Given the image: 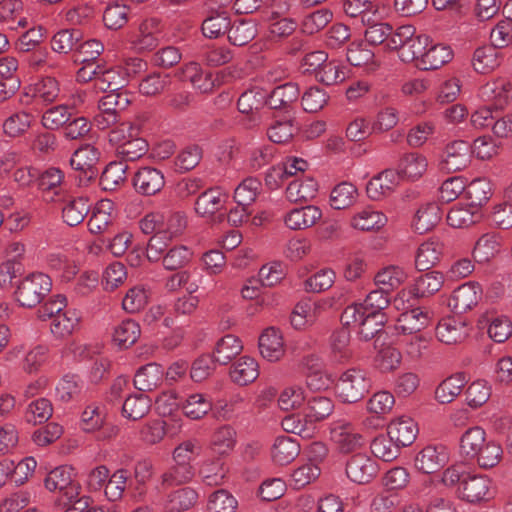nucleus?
Instances as JSON below:
<instances>
[{"instance_id": "nucleus-14", "label": "nucleus", "mask_w": 512, "mask_h": 512, "mask_svg": "<svg viewBox=\"0 0 512 512\" xmlns=\"http://www.w3.org/2000/svg\"><path fill=\"white\" fill-rule=\"evenodd\" d=\"M308 168L306 160L297 157H288L282 164L273 166L266 174V183L271 187H279L283 181L298 172H305Z\"/></svg>"}, {"instance_id": "nucleus-9", "label": "nucleus", "mask_w": 512, "mask_h": 512, "mask_svg": "<svg viewBox=\"0 0 512 512\" xmlns=\"http://www.w3.org/2000/svg\"><path fill=\"white\" fill-rule=\"evenodd\" d=\"M378 465L374 459L363 453L352 455L346 463V475L354 483L364 485L370 483L378 473Z\"/></svg>"}, {"instance_id": "nucleus-15", "label": "nucleus", "mask_w": 512, "mask_h": 512, "mask_svg": "<svg viewBox=\"0 0 512 512\" xmlns=\"http://www.w3.org/2000/svg\"><path fill=\"white\" fill-rule=\"evenodd\" d=\"M300 94L296 83L288 82L274 88L270 94L266 93L267 105L270 109L283 110L288 113Z\"/></svg>"}, {"instance_id": "nucleus-59", "label": "nucleus", "mask_w": 512, "mask_h": 512, "mask_svg": "<svg viewBox=\"0 0 512 512\" xmlns=\"http://www.w3.org/2000/svg\"><path fill=\"white\" fill-rule=\"evenodd\" d=\"M192 252L186 246H174L161 258L163 267L169 271H175L185 267L192 258Z\"/></svg>"}, {"instance_id": "nucleus-54", "label": "nucleus", "mask_w": 512, "mask_h": 512, "mask_svg": "<svg viewBox=\"0 0 512 512\" xmlns=\"http://www.w3.org/2000/svg\"><path fill=\"white\" fill-rule=\"evenodd\" d=\"M127 84L122 67L103 69L98 76V87L105 92L122 90Z\"/></svg>"}, {"instance_id": "nucleus-56", "label": "nucleus", "mask_w": 512, "mask_h": 512, "mask_svg": "<svg viewBox=\"0 0 512 512\" xmlns=\"http://www.w3.org/2000/svg\"><path fill=\"white\" fill-rule=\"evenodd\" d=\"M140 333L139 324L132 319H126L115 327L113 340L120 347L127 348L137 341Z\"/></svg>"}, {"instance_id": "nucleus-51", "label": "nucleus", "mask_w": 512, "mask_h": 512, "mask_svg": "<svg viewBox=\"0 0 512 512\" xmlns=\"http://www.w3.org/2000/svg\"><path fill=\"white\" fill-rule=\"evenodd\" d=\"M428 45V37L426 35H413L401 47L399 52L400 59L405 63L415 61L416 65L421 61Z\"/></svg>"}, {"instance_id": "nucleus-41", "label": "nucleus", "mask_w": 512, "mask_h": 512, "mask_svg": "<svg viewBox=\"0 0 512 512\" xmlns=\"http://www.w3.org/2000/svg\"><path fill=\"white\" fill-rule=\"evenodd\" d=\"M427 169V159L418 153L405 154L398 164L397 174L409 179H418Z\"/></svg>"}, {"instance_id": "nucleus-53", "label": "nucleus", "mask_w": 512, "mask_h": 512, "mask_svg": "<svg viewBox=\"0 0 512 512\" xmlns=\"http://www.w3.org/2000/svg\"><path fill=\"white\" fill-rule=\"evenodd\" d=\"M147 151V141L142 137H138V135L130 137L117 147V154L124 162L136 161L144 156Z\"/></svg>"}, {"instance_id": "nucleus-46", "label": "nucleus", "mask_w": 512, "mask_h": 512, "mask_svg": "<svg viewBox=\"0 0 512 512\" xmlns=\"http://www.w3.org/2000/svg\"><path fill=\"white\" fill-rule=\"evenodd\" d=\"M193 477L194 468L191 464L174 462V465L161 475V485L163 487L178 486L190 482Z\"/></svg>"}, {"instance_id": "nucleus-61", "label": "nucleus", "mask_w": 512, "mask_h": 512, "mask_svg": "<svg viewBox=\"0 0 512 512\" xmlns=\"http://www.w3.org/2000/svg\"><path fill=\"white\" fill-rule=\"evenodd\" d=\"M168 74L151 73L139 83V92L144 96L154 97L161 94L170 84Z\"/></svg>"}, {"instance_id": "nucleus-58", "label": "nucleus", "mask_w": 512, "mask_h": 512, "mask_svg": "<svg viewBox=\"0 0 512 512\" xmlns=\"http://www.w3.org/2000/svg\"><path fill=\"white\" fill-rule=\"evenodd\" d=\"M297 131L298 128L291 118L274 120L267 128V136L270 141L282 144L290 141Z\"/></svg>"}, {"instance_id": "nucleus-33", "label": "nucleus", "mask_w": 512, "mask_h": 512, "mask_svg": "<svg viewBox=\"0 0 512 512\" xmlns=\"http://www.w3.org/2000/svg\"><path fill=\"white\" fill-rule=\"evenodd\" d=\"M258 33L257 24L251 19H237L232 22L228 30V40L234 46H245L250 43Z\"/></svg>"}, {"instance_id": "nucleus-64", "label": "nucleus", "mask_w": 512, "mask_h": 512, "mask_svg": "<svg viewBox=\"0 0 512 512\" xmlns=\"http://www.w3.org/2000/svg\"><path fill=\"white\" fill-rule=\"evenodd\" d=\"M236 498L224 489L215 491L208 501V512H236Z\"/></svg>"}, {"instance_id": "nucleus-32", "label": "nucleus", "mask_w": 512, "mask_h": 512, "mask_svg": "<svg viewBox=\"0 0 512 512\" xmlns=\"http://www.w3.org/2000/svg\"><path fill=\"white\" fill-rule=\"evenodd\" d=\"M300 444L296 439L288 436H279L271 449V456L275 463L287 465L291 463L300 453Z\"/></svg>"}, {"instance_id": "nucleus-10", "label": "nucleus", "mask_w": 512, "mask_h": 512, "mask_svg": "<svg viewBox=\"0 0 512 512\" xmlns=\"http://www.w3.org/2000/svg\"><path fill=\"white\" fill-rule=\"evenodd\" d=\"M133 187L142 196H154L165 186L164 173L152 166L140 167L134 174Z\"/></svg>"}, {"instance_id": "nucleus-3", "label": "nucleus", "mask_w": 512, "mask_h": 512, "mask_svg": "<svg viewBox=\"0 0 512 512\" xmlns=\"http://www.w3.org/2000/svg\"><path fill=\"white\" fill-rule=\"evenodd\" d=\"M52 289L51 278L44 273H30L17 283L15 300L20 306L34 308L40 304Z\"/></svg>"}, {"instance_id": "nucleus-52", "label": "nucleus", "mask_w": 512, "mask_h": 512, "mask_svg": "<svg viewBox=\"0 0 512 512\" xmlns=\"http://www.w3.org/2000/svg\"><path fill=\"white\" fill-rule=\"evenodd\" d=\"M366 26L364 32L365 40L371 45L385 44L387 47L388 36L391 34L392 26L386 22H378L368 16L364 22Z\"/></svg>"}, {"instance_id": "nucleus-35", "label": "nucleus", "mask_w": 512, "mask_h": 512, "mask_svg": "<svg viewBox=\"0 0 512 512\" xmlns=\"http://www.w3.org/2000/svg\"><path fill=\"white\" fill-rule=\"evenodd\" d=\"M243 350L241 340L232 334H227L219 339L215 345L213 356L220 365H227Z\"/></svg>"}, {"instance_id": "nucleus-45", "label": "nucleus", "mask_w": 512, "mask_h": 512, "mask_svg": "<svg viewBox=\"0 0 512 512\" xmlns=\"http://www.w3.org/2000/svg\"><path fill=\"white\" fill-rule=\"evenodd\" d=\"M83 33L79 29H63L58 31L51 40V48L54 52L67 54L77 50Z\"/></svg>"}, {"instance_id": "nucleus-17", "label": "nucleus", "mask_w": 512, "mask_h": 512, "mask_svg": "<svg viewBox=\"0 0 512 512\" xmlns=\"http://www.w3.org/2000/svg\"><path fill=\"white\" fill-rule=\"evenodd\" d=\"M232 21L230 19V13L223 7L209 8V15L204 19L202 23V33L205 37L215 39L228 34Z\"/></svg>"}, {"instance_id": "nucleus-48", "label": "nucleus", "mask_w": 512, "mask_h": 512, "mask_svg": "<svg viewBox=\"0 0 512 512\" xmlns=\"http://www.w3.org/2000/svg\"><path fill=\"white\" fill-rule=\"evenodd\" d=\"M485 442L486 433L484 429L478 426L472 427L460 439L461 453L469 459H474Z\"/></svg>"}, {"instance_id": "nucleus-62", "label": "nucleus", "mask_w": 512, "mask_h": 512, "mask_svg": "<svg viewBox=\"0 0 512 512\" xmlns=\"http://www.w3.org/2000/svg\"><path fill=\"white\" fill-rule=\"evenodd\" d=\"M198 500V493L191 487H183L169 495L171 511L183 512L192 508Z\"/></svg>"}, {"instance_id": "nucleus-31", "label": "nucleus", "mask_w": 512, "mask_h": 512, "mask_svg": "<svg viewBox=\"0 0 512 512\" xmlns=\"http://www.w3.org/2000/svg\"><path fill=\"white\" fill-rule=\"evenodd\" d=\"M258 376V363L254 358L249 356L239 358L230 370V377L232 381L240 386H245L254 382Z\"/></svg>"}, {"instance_id": "nucleus-47", "label": "nucleus", "mask_w": 512, "mask_h": 512, "mask_svg": "<svg viewBox=\"0 0 512 512\" xmlns=\"http://www.w3.org/2000/svg\"><path fill=\"white\" fill-rule=\"evenodd\" d=\"M128 166L124 161L110 162L100 176V185L106 191L115 190L126 179Z\"/></svg>"}, {"instance_id": "nucleus-4", "label": "nucleus", "mask_w": 512, "mask_h": 512, "mask_svg": "<svg viewBox=\"0 0 512 512\" xmlns=\"http://www.w3.org/2000/svg\"><path fill=\"white\" fill-rule=\"evenodd\" d=\"M343 326L359 325V335L364 341H369L382 331L386 322L384 313H373L347 306L341 314Z\"/></svg>"}, {"instance_id": "nucleus-6", "label": "nucleus", "mask_w": 512, "mask_h": 512, "mask_svg": "<svg viewBox=\"0 0 512 512\" xmlns=\"http://www.w3.org/2000/svg\"><path fill=\"white\" fill-rule=\"evenodd\" d=\"M99 155L98 149L89 144L80 147L73 153L70 166L75 172L74 178L79 186H87L96 179L99 173L96 167Z\"/></svg>"}, {"instance_id": "nucleus-21", "label": "nucleus", "mask_w": 512, "mask_h": 512, "mask_svg": "<svg viewBox=\"0 0 512 512\" xmlns=\"http://www.w3.org/2000/svg\"><path fill=\"white\" fill-rule=\"evenodd\" d=\"M468 335L466 323L453 317L442 319L436 327L437 338L448 345L461 343Z\"/></svg>"}, {"instance_id": "nucleus-11", "label": "nucleus", "mask_w": 512, "mask_h": 512, "mask_svg": "<svg viewBox=\"0 0 512 512\" xmlns=\"http://www.w3.org/2000/svg\"><path fill=\"white\" fill-rule=\"evenodd\" d=\"M490 485L491 481L488 477L468 473L461 485L457 487L456 494L462 500L470 503L488 500Z\"/></svg>"}, {"instance_id": "nucleus-27", "label": "nucleus", "mask_w": 512, "mask_h": 512, "mask_svg": "<svg viewBox=\"0 0 512 512\" xmlns=\"http://www.w3.org/2000/svg\"><path fill=\"white\" fill-rule=\"evenodd\" d=\"M481 93L492 101L494 108L502 109L512 100V83L505 79H498L486 83L481 88Z\"/></svg>"}, {"instance_id": "nucleus-8", "label": "nucleus", "mask_w": 512, "mask_h": 512, "mask_svg": "<svg viewBox=\"0 0 512 512\" xmlns=\"http://www.w3.org/2000/svg\"><path fill=\"white\" fill-rule=\"evenodd\" d=\"M471 145L464 140H454L444 149L440 167L447 172H457L465 169L471 161Z\"/></svg>"}, {"instance_id": "nucleus-26", "label": "nucleus", "mask_w": 512, "mask_h": 512, "mask_svg": "<svg viewBox=\"0 0 512 512\" xmlns=\"http://www.w3.org/2000/svg\"><path fill=\"white\" fill-rule=\"evenodd\" d=\"M444 284V275L439 271H429L414 278L410 293L416 298L429 297L438 292Z\"/></svg>"}, {"instance_id": "nucleus-57", "label": "nucleus", "mask_w": 512, "mask_h": 512, "mask_svg": "<svg viewBox=\"0 0 512 512\" xmlns=\"http://www.w3.org/2000/svg\"><path fill=\"white\" fill-rule=\"evenodd\" d=\"M406 278L407 274L403 269L390 266L378 272L374 277V281L380 289H387V292L390 293L395 288H398Z\"/></svg>"}, {"instance_id": "nucleus-34", "label": "nucleus", "mask_w": 512, "mask_h": 512, "mask_svg": "<svg viewBox=\"0 0 512 512\" xmlns=\"http://www.w3.org/2000/svg\"><path fill=\"white\" fill-rule=\"evenodd\" d=\"M80 313L72 308H66L51 320L50 330L57 338H64L71 335L79 326Z\"/></svg>"}, {"instance_id": "nucleus-44", "label": "nucleus", "mask_w": 512, "mask_h": 512, "mask_svg": "<svg viewBox=\"0 0 512 512\" xmlns=\"http://www.w3.org/2000/svg\"><path fill=\"white\" fill-rule=\"evenodd\" d=\"M482 218L481 210L473 207L459 206L452 207L447 213V222L454 228H466L480 221Z\"/></svg>"}, {"instance_id": "nucleus-23", "label": "nucleus", "mask_w": 512, "mask_h": 512, "mask_svg": "<svg viewBox=\"0 0 512 512\" xmlns=\"http://www.w3.org/2000/svg\"><path fill=\"white\" fill-rule=\"evenodd\" d=\"M417 433V424L411 418L396 419L387 428L388 436L400 448L411 445L415 441Z\"/></svg>"}, {"instance_id": "nucleus-63", "label": "nucleus", "mask_w": 512, "mask_h": 512, "mask_svg": "<svg viewBox=\"0 0 512 512\" xmlns=\"http://www.w3.org/2000/svg\"><path fill=\"white\" fill-rule=\"evenodd\" d=\"M261 189V182L253 177L244 179L234 191L236 204L250 206L257 198Z\"/></svg>"}, {"instance_id": "nucleus-39", "label": "nucleus", "mask_w": 512, "mask_h": 512, "mask_svg": "<svg viewBox=\"0 0 512 512\" xmlns=\"http://www.w3.org/2000/svg\"><path fill=\"white\" fill-rule=\"evenodd\" d=\"M152 401L144 393H134L127 396L122 404V415L130 420H139L148 414Z\"/></svg>"}, {"instance_id": "nucleus-43", "label": "nucleus", "mask_w": 512, "mask_h": 512, "mask_svg": "<svg viewBox=\"0 0 512 512\" xmlns=\"http://www.w3.org/2000/svg\"><path fill=\"white\" fill-rule=\"evenodd\" d=\"M386 222L387 218L383 213L374 210L371 207H366L353 216L351 225L355 229L370 231L380 229L386 224Z\"/></svg>"}, {"instance_id": "nucleus-28", "label": "nucleus", "mask_w": 512, "mask_h": 512, "mask_svg": "<svg viewBox=\"0 0 512 512\" xmlns=\"http://www.w3.org/2000/svg\"><path fill=\"white\" fill-rule=\"evenodd\" d=\"M443 253V244L438 239H430L422 243L415 257V267L419 271H427L435 266Z\"/></svg>"}, {"instance_id": "nucleus-22", "label": "nucleus", "mask_w": 512, "mask_h": 512, "mask_svg": "<svg viewBox=\"0 0 512 512\" xmlns=\"http://www.w3.org/2000/svg\"><path fill=\"white\" fill-rule=\"evenodd\" d=\"M322 217L321 210L307 205L290 210L284 217L285 225L292 230H304L312 227Z\"/></svg>"}, {"instance_id": "nucleus-1", "label": "nucleus", "mask_w": 512, "mask_h": 512, "mask_svg": "<svg viewBox=\"0 0 512 512\" xmlns=\"http://www.w3.org/2000/svg\"><path fill=\"white\" fill-rule=\"evenodd\" d=\"M334 410L333 400L322 395H315L307 399L303 413L285 416L281 421L282 428L303 439L312 438L316 431V423L328 418Z\"/></svg>"}, {"instance_id": "nucleus-40", "label": "nucleus", "mask_w": 512, "mask_h": 512, "mask_svg": "<svg viewBox=\"0 0 512 512\" xmlns=\"http://www.w3.org/2000/svg\"><path fill=\"white\" fill-rule=\"evenodd\" d=\"M318 191V185L312 178L295 179L286 188V198L290 202H307L312 200Z\"/></svg>"}, {"instance_id": "nucleus-25", "label": "nucleus", "mask_w": 512, "mask_h": 512, "mask_svg": "<svg viewBox=\"0 0 512 512\" xmlns=\"http://www.w3.org/2000/svg\"><path fill=\"white\" fill-rule=\"evenodd\" d=\"M442 219V211L437 203L429 202L421 205L412 221V227L418 234H424L433 229Z\"/></svg>"}, {"instance_id": "nucleus-18", "label": "nucleus", "mask_w": 512, "mask_h": 512, "mask_svg": "<svg viewBox=\"0 0 512 512\" xmlns=\"http://www.w3.org/2000/svg\"><path fill=\"white\" fill-rule=\"evenodd\" d=\"M259 350L262 357L269 362L279 361L285 353L280 330L275 327L265 329L259 337Z\"/></svg>"}, {"instance_id": "nucleus-2", "label": "nucleus", "mask_w": 512, "mask_h": 512, "mask_svg": "<svg viewBox=\"0 0 512 512\" xmlns=\"http://www.w3.org/2000/svg\"><path fill=\"white\" fill-rule=\"evenodd\" d=\"M372 386L369 373L360 368L344 371L335 384L337 397L344 403H356L362 400Z\"/></svg>"}, {"instance_id": "nucleus-7", "label": "nucleus", "mask_w": 512, "mask_h": 512, "mask_svg": "<svg viewBox=\"0 0 512 512\" xmlns=\"http://www.w3.org/2000/svg\"><path fill=\"white\" fill-rule=\"evenodd\" d=\"M44 484L49 491L62 493L68 501H72L80 494L81 487L74 479V469L68 465H61L51 470Z\"/></svg>"}, {"instance_id": "nucleus-30", "label": "nucleus", "mask_w": 512, "mask_h": 512, "mask_svg": "<svg viewBox=\"0 0 512 512\" xmlns=\"http://www.w3.org/2000/svg\"><path fill=\"white\" fill-rule=\"evenodd\" d=\"M348 326L335 330L329 338L330 357L335 362H344L352 356Z\"/></svg>"}, {"instance_id": "nucleus-24", "label": "nucleus", "mask_w": 512, "mask_h": 512, "mask_svg": "<svg viewBox=\"0 0 512 512\" xmlns=\"http://www.w3.org/2000/svg\"><path fill=\"white\" fill-rule=\"evenodd\" d=\"M90 211V204L86 197L69 195L63 200V221L73 227L83 222Z\"/></svg>"}, {"instance_id": "nucleus-36", "label": "nucleus", "mask_w": 512, "mask_h": 512, "mask_svg": "<svg viewBox=\"0 0 512 512\" xmlns=\"http://www.w3.org/2000/svg\"><path fill=\"white\" fill-rule=\"evenodd\" d=\"M466 384L465 375L456 373L444 379L435 390V399L440 404H449L461 393Z\"/></svg>"}, {"instance_id": "nucleus-55", "label": "nucleus", "mask_w": 512, "mask_h": 512, "mask_svg": "<svg viewBox=\"0 0 512 512\" xmlns=\"http://www.w3.org/2000/svg\"><path fill=\"white\" fill-rule=\"evenodd\" d=\"M496 47L482 46L474 51L472 65L475 71L485 74L498 66Z\"/></svg>"}, {"instance_id": "nucleus-49", "label": "nucleus", "mask_w": 512, "mask_h": 512, "mask_svg": "<svg viewBox=\"0 0 512 512\" xmlns=\"http://www.w3.org/2000/svg\"><path fill=\"white\" fill-rule=\"evenodd\" d=\"M130 13V7L125 3H110L104 10L103 22L107 28L118 30L129 21Z\"/></svg>"}, {"instance_id": "nucleus-38", "label": "nucleus", "mask_w": 512, "mask_h": 512, "mask_svg": "<svg viewBox=\"0 0 512 512\" xmlns=\"http://www.w3.org/2000/svg\"><path fill=\"white\" fill-rule=\"evenodd\" d=\"M399 177L394 170H384L373 177L367 184V195L373 200H379L382 196L389 194L396 185V179Z\"/></svg>"}, {"instance_id": "nucleus-60", "label": "nucleus", "mask_w": 512, "mask_h": 512, "mask_svg": "<svg viewBox=\"0 0 512 512\" xmlns=\"http://www.w3.org/2000/svg\"><path fill=\"white\" fill-rule=\"evenodd\" d=\"M202 159V149L198 145L185 147L174 159L176 172L185 173L194 169Z\"/></svg>"}, {"instance_id": "nucleus-12", "label": "nucleus", "mask_w": 512, "mask_h": 512, "mask_svg": "<svg viewBox=\"0 0 512 512\" xmlns=\"http://www.w3.org/2000/svg\"><path fill=\"white\" fill-rule=\"evenodd\" d=\"M482 288L478 282L469 281L457 287L448 300V306L455 313H465L476 306L481 299Z\"/></svg>"}, {"instance_id": "nucleus-16", "label": "nucleus", "mask_w": 512, "mask_h": 512, "mask_svg": "<svg viewBox=\"0 0 512 512\" xmlns=\"http://www.w3.org/2000/svg\"><path fill=\"white\" fill-rule=\"evenodd\" d=\"M331 440L342 453H350L363 445L362 436L350 423H335L330 430Z\"/></svg>"}, {"instance_id": "nucleus-42", "label": "nucleus", "mask_w": 512, "mask_h": 512, "mask_svg": "<svg viewBox=\"0 0 512 512\" xmlns=\"http://www.w3.org/2000/svg\"><path fill=\"white\" fill-rule=\"evenodd\" d=\"M181 408L188 418L199 420L212 410V401L205 394L193 393L181 403Z\"/></svg>"}, {"instance_id": "nucleus-5", "label": "nucleus", "mask_w": 512, "mask_h": 512, "mask_svg": "<svg viewBox=\"0 0 512 512\" xmlns=\"http://www.w3.org/2000/svg\"><path fill=\"white\" fill-rule=\"evenodd\" d=\"M228 200V194L220 188H209L197 197L194 209L199 216L213 223H222L225 221Z\"/></svg>"}, {"instance_id": "nucleus-13", "label": "nucleus", "mask_w": 512, "mask_h": 512, "mask_svg": "<svg viewBox=\"0 0 512 512\" xmlns=\"http://www.w3.org/2000/svg\"><path fill=\"white\" fill-rule=\"evenodd\" d=\"M449 454L446 447L429 445L424 447L415 458V467L425 473L432 474L443 468L448 462Z\"/></svg>"}, {"instance_id": "nucleus-37", "label": "nucleus", "mask_w": 512, "mask_h": 512, "mask_svg": "<svg viewBox=\"0 0 512 512\" xmlns=\"http://www.w3.org/2000/svg\"><path fill=\"white\" fill-rule=\"evenodd\" d=\"M453 52L449 46L437 44L426 49L417 67L421 70H436L451 61Z\"/></svg>"}, {"instance_id": "nucleus-20", "label": "nucleus", "mask_w": 512, "mask_h": 512, "mask_svg": "<svg viewBox=\"0 0 512 512\" xmlns=\"http://www.w3.org/2000/svg\"><path fill=\"white\" fill-rule=\"evenodd\" d=\"M430 322L429 312L416 307L401 313L396 322V330L403 334H419Z\"/></svg>"}, {"instance_id": "nucleus-19", "label": "nucleus", "mask_w": 512, "mask_h": 512, "mask_svg": "<svg viewBox=\"0 0 512 512\" xmlns=\"http://www.w3.org/2000/svg\"><path fill=\"white\" fill-rule=\"evenodd\" d=\"M165 369L162 365L151 362L138 368L134 376V387L140 392H147L160 386Z\"/></svg>"}, {"instance_id": "nucleus-29", "label": "nucleus", "mask_w": 512, "mask_h": 512, "mask_svg": "<svg viewBox=\"0 0 512 512\" xmlns=\"http://www.w3.org/2000/svg\"><path fill=\"white\" fill-rule=\"evenodd\" d=\"M492 195V184L486 178L474 179L466 185L465 198L468 200V205L476 210H481Z\"/></svg>"}, {"instance_id": "nucleus-50", "label": "nucleus", "mask_w": 512, "mask_h": 512, "mask_svg": "<svg viewBox=\"0 0 512 512\" xmlns=\"http://www.w3.org/2000/svg\"><path fill=\"white\" fill-rule=\"evenodd\" d=\"M358 196V190L350 182H341L331 191L330 205L332 208L341 210L350 207Z\"/></svg>"}]
</instances>
